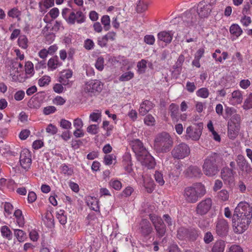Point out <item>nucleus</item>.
I'll use <instances>...</instances> for the list:
<instances>
[{
    "label": "nucleus",
    "mask_w": 252,
    "mask_h": 252,
    "mask_svg": "<svg viewBox=\"0 0 252 252\" xmlns=\"http://www.w3.org/2000/svg\"><path fill=\"white\" fill-rule=\"evenodd\" d=\"M20 15V11L16 8L11 9L8 12V15L12 18H18Z\"/></svg>",
    "instance_id": "obj_43"
},
{
    "label": "nucleus",
    "mask_w": 252,
    "mask_h": 252,
    "mask_svg": "<svg viewBox=\"0 0 252 252\" xmlns=\"http://www.w3.org/2000/svg\"><path fill=\"white\" fill-rule=\"evenodd\" d=\"M240 115L235 113L228 122L227 135L230 139H234L238 135L240 127Z\"/></svg>",
    "instance_id": "obj_5"
},
{
    "label": "nucleus",
    "mask_w": 252,
    "mask_h": 252,
    "mask_svg": "<svg viewBox=\"0 0 252 252\" xmlns=\"http://www.w3.org/2000/svg\"><path fill=\"white\" fill-rule=\"evenodd\" d=\"M251 19L248 16H244L241 20V23L245 27L248 26L251 23Z\"/></svg>",
    "instance_id": "obj_64"
},
{
    "label": "nucleus",
    "mask_w": 252,
    "mask_h": 252,
    "mask_svg": "<svg viewBox=\"0 0 252 252\" xmlns=\"http://www.w3.org/2000/svg\"><path fill=\"white\" fill-rule=\"evenodd\" d=\"M0 232L3 237H5L8 240H11L12 239V232L8 226L6 225L2 226L0 228Z\"/></svg>",
    "instance_id": "obj_28"
},
{
    "label": "nucleus",
    "mask_w": 252,
    "mask_h": 252,
    "mask_svg": "<svg viewBox=\"0 0 252 252\" xmlns=\"http://www.w3.org/2000/svg\"><path fill=\"white\" fill-rule=\"evenodd\" d=\"M20 163L24 169H29L31 165L32 159L30 152L27 149L23 150L20 154Z\"/></svg>",
    "instance_id": "obj_13"
},
{
    "label": "nucleus",
    "mask_w": 252,
    "mask_h": 252,
    "mask_svg": "<svg viewBox=\"0 0 252 252\" xmlns=\"http://www.w3.org/2000/svg\"><path fill=\"white\" fill-rule=\"evenodd\" d=\"M155 178L157 183L160 185H163L164 181L163 179L162 175L158 171H156L155 174Z\"/></svg>",
    "instance_id": "obj_44"
},
{
    "label": "nucleus",
    "mask_w": 252,
    "mask_h": 252,
    "mask_svg": "<svg viewBox=\"0 0 252 252\" xmlns=\"http://www.w3.org/2000/svg\"><path fill=\"white\" fill-rule=\"evenodd\" d=\"M143 178V186L147 189L148 193H151L154 189V183L153 181L149 182L148 184L146 182V180L144 177Z\"/></svg>",
    "instance_id": "obj_42"
},
{
    "label": "nucleus",
    "mask_w": 252,
    "mask_h": 252,
    "mask_svg": "<svg viewBox=\"0 0 252 252\" xmlns=\"http://www.w3.org/2000/svg\"><path fill=\"white\" fill-rule=\"evenodd\" d=\"M108 42V40L105 36L101 37H98L97 39V44L101 47L106 46Z\"/></svg>",
    "instance_id": "obj_53"
},
{
    "label": "nucleus",
    "mask_w": 252,
    "mask_h": 252,
    "mask_svg": "<svg viewBox=\"0 0 252 252\" xmlns=\"http://www.w3.org/2000/svg\"><path fill=\"white\" fill-rule=\"evenodd\" d=\"M26 74L32 75L34 74L33 64L31 62H27L25 65Z\"/></svg>",
    "instance_id": "obj_32"
},
{
    "label": "nucleus",
    "mask_w": 252,
    "mask_h": 252,
    "mask_svg": "<svg viewBox=\"0 0 252 252\" xmlns=\"http://www.w3.org/2000/svg\"><path fill=\"white\" fill-rule=\"evenodd\" d=\"M144 123L147 126H153L155 124V119L152 115H148L145 117Z\"/></svg>",
    "instance_id": "obj_47"
},
{
    "label": "nucleus",
    "mask_w": 252,
    "mask_h": 252,
    "mask_svg": "<svg viewBox=\"0 0 252 252\" xmlns=\"http://www.w3.org/2000/svg\"><path fill=\"white\" fill-rule=\"evenodd\" d=\"M219 197L222 201H226L229 198V193L226 190L222 189L219 192Z\"/></svg>",
    "instance_id": "obj_51"
},
{
    "label": "nucleus",
    "mask_w": 252,
    "mask_h": 252,
    "mask_svg": "<svg viewBox=\"0 0 252 252\" xmlns=\"http://www.w3.org/2000/svg\"><path fill=\"white\" fill-rule=\"evenodd\" d=\"M229 32L230 34L235 38H237L243 33V30L241 28L236 24H233L230 26Z\"/></svg>",
    "instance_id": "obj_22"
},
{
    "label": "nucleus",
    "mask_w": 252,
    "mask_h": 252,
    "mask_svg": "<svg viewBox=\"0 0 252 252\" xmlns=\"http://www.w3.org/2000/svg\"><path fill=\"white\" fill-rule=\"evenodd\" d=\"M221 177L222 179L230 183L233 181V172L232 169H230L227 167L223 168L221 171Z\"/></svg>",
    "instance_id": "obj_20"
},
{
    "label": "nucleus",
    "mask_w": 252,
    "mask_h": 252,
    "mask_svg": "<svg viewBox=\"0 0 252 252\" xmlns=\"http://www.w3.org/2000/svg\"><path fill=\"white\" fill-rule=\"evenodd\" d=\"M227 252H243V250L240 246L233 245L230 247Z\"/></svg>",
    "instance_id": "obj_54"
},
{
    "label": "nucleus",
    "mask_w": 252,
    "mask_h": 252,
    "mask_svg": "<svg viewBox=\"0 0 252 252\" xmlns=\"http://www.w3.org/2000/svg\"><path fill=\"white\" fill-rule=\"evenodd\" d=\"M209 221L207 220H200L198 222V226L202 229L208 227L209 225Z\"/></svg>",
    "instance_id": "obj_63"
},
{
    "label": "nucleus",
    "mask_w": 252,
    "mask_h": 252,
    "mask_svg": "<svg viewBox=\"0 0 252 252\" xmlns=\"http://www.w3.org/2000/svg\"><path fill=\"white\" fill-rule=\"evenodd\" d=\"M110 184L116 190H120L122 188V183L118 180H111Z\"/></svg>",
    "instance_id": "obj_46"
},
{
    "label": "nucleus",
    "mask_w": 252,
    "mask_h": 252,
    "mask_svg": "<svg viewBox=\"0 0 252 252\" xmlns=\"http://www.w3.org/2000/svg\"><path fill=\"white\" fill-rule=\"evenodd\" d=\"M189 153V148L185 143H181L174 148V158L182 159L188 156Z\"/></svg>",
    "instance_id": "obj_12"
},
{
    "label": "nucleus",
    "mask_w": 252,
    "mask_h": 252,
    "mask_svg": "<svg viewBox=\"0 0 252 252\" xmlns=\"http://www.w3.org/2000/svg\"><path fill=\"white\" fill-rule=\"evenodd\" d=\"M155 41V37L152 35H146L144 37V41L148 44L153 45Z\"/></svg>",
    "instance_id": "obj_55"
},
{
    "label": "nucleus",
    "mask_w": 252,
    "mask_h": 252,
    "mask_svg": "<svg viewBox=\"0 0 252 252\" xmlns=\"http://www.w3.org/2000/svg\"><path fill=\"white\" fill-rule=\"evenodd\" d=\"M196 94L198 97L206 98L209 95V91L206 88H201L196 91Z\"/></svg>",
    "instance_id": "obj_30"
},
{
    "label": "nucleus",
    "mask_w": 252,
    "mask_h": 252,
    "mask_svg": "<svg viewBox=\"0 0 252 252\" xmlns=\"http://www.w3.org/2000/svg\"><path fill=\"white\" fill-rule=\"evenodd\" d=\"M60 126L64 129H68L71 127V123L65 119H62L60 122Z\"/></svg>",
    "instance_id": "obj_50"
},
{
    "label": "nucleus",
    "mask_w": 252,
    "mask_h": 252,
    "mask_svg": "<svg viewBox=\"0 0 252 252\" xmlns=\"http://www.w3.org/2000/svg\"><path fill=\"white\" fill-rule=\"evenodd\" d=\"M14 234L19 242H23L24 241L26 234L23 230L20 229H16L14 231Z\"/></svg>",
    "instance_id": "obj_33"
},
{
    "label": "nucleus",
    "mask_w": 252,
    "mask_h": 252,
    "mask_svg": "<svg viewBox=\"0 0 252 252\" xmlns=\"http://www.w3.org/2000/svg\"><path fill=\"white\" fill-rule=\"evenodd\" d=\"M234 214L252 218V209L247 202L242 201L235 208Z\"/></svg>",
    "instance_id": "obj_9"
},
{
    "label": "nucleus",
    "mask_w": 252,
    "mask_h": 252,
    "mask_svg": "<svg viewBox=\"0 0 252 252\" xmlns=\"http://www.w3.org/2000/svg\"><path fill=\"white\" fill-rule=\"evenodd\" d=\"M29 40L25 35H21L18 39V45L23 49H26L28 47Z\"/></svg>",
    "instance_id": "obj_25"
},
{
    "label": "nucleus",
    "mask_w": 252,
    "mask_h": 252,
    "mask_svg": "<svg viewBox=\"0 0 252 252\" xmlns=\"http://www.w3.org/2000/svg\"><path fill=\"white\" fill-rule=\"evenodd\" d=\"M133 73L131 71H128L123 73L119 78L121 81H127L133 77Z\"/></svg>",
    "instance_id": "obj_36"
},
{
    "label": "nucleus",
    "mask_w": 252,
    "mask_h": 252,
    "mask_svg": "<svg viewBox=\"0 0 252 252\" xmlns=\"http://www.w3.org/2000/svg\"><path fill=\"white\" fill-rule=\"evenodd\" d=\"M56 110L57 109L55 106H48L43 108V113L45 115H48L55 113Z\"/></svg>",
    "instance_id": "obj_39"
},
{
    "label": "nucleus",
    "mask_w": 252,
    "mask_h": 252,
    "mask_svg": "<svg viewBox=\"0 0 252 252\" xmlns=\"http://www.w3.org/2000/svg\"><path fill=\"white\" fill-rule=\"evenodd\" d=\"M76 21L78 23H82L84 22V16L81 11H78L76 13L74 11H72L69 13L67 22L70 24H73Z\"/></svg>",
    "instance_id": "obj_15"
},
{
    "label": "nucleus",
    "mask_w": 252,
    "mask_h": 252,
    "mask_svg": "<svg viewBox=\"0 0 252 252\" xmlns=\"http://www.w3.org/2000/svg\"><path fill=\"white\" fill-rule=\"evenodd\" d=\"M189 170L191 173V176L199 177L201 175V171L197 167H190Z\"/></svg>",
    "instance_id": "obj_40"
},
{
    "label": "nucleus",
    "mask_w": 252,
    "mask_h": 252,
    "mask_svg": "<svg viewBox=\"0 0 252 252\" xmlns=\"http://www.w3.org/2000/svg\"><path fill=\"white\" fill-rule=\"evenodd\" d=\"M251 85V82L248 79H244L240 82L239 85L243 89H247Z\"/></svg>",
    "instance_id": "obj_60"
},
{
    "label": "nucleus",
    "mask_w": 252,
    "mask_h": 252,
    "mask_svg": "<svg viewBox=\"0 0 252 252\" xmlns=\"http://www.w3.org/2000/svg\"><path fill=\"white\" fill-rule=\"evenodd\" d=\"M212 205V201L210 198L203 200L197 204L196 208V212L199 215H204L209 212Z\"/></svg>",
    "instance_id": "obj_11"
},
{
    "label": "nucleus",
    "mask_w": 252,
    "mask_h": 252,
    "mask_svg": "<svg viewBox=\"0 0 252 252\" xmlns=\"http://www.w3.org/2000/svg\"><path fill=\"white\" fill-rule=\"evenodd\" d=\"M88 206L93 210L97 211L99 210L98 202L95 197L88 196L86 198Z\"/></svg>",
    "instance_id": "obj_23"
},
{
    "label": "nucleus",
    "mask_w": 252,
    "mask_h": 252,
    "mask_svg": "<svg viewBox=\"0 0 252 252\" xmlns=\"http://www.w3.org/2000/svg\"><path fill=\"white\" fill-rule=\"evenodd\" d=\"M62 171L64 174H67L68 175H71L73 173V170L69 168L68 166L65 164L62 166Z\"/></svg>",
    "instance_id": "obj_58"
},
{
    "label": "nucleus",
    "mask_w": 252,
    "mask_h": 252,
    "mask_svg": "<svg viewBox=\"0 0 252 252\" xmlns=\"http://www.w3.org/2000/svg\"><path fill=\"white\" fill-rule=\"evenodd\" d=\"M50 82V78L48 76H44L38 80V85L40 87H43L49 84Z\"/></svg>",
    "instance_id": "obj_38"
},
{
    "label": "nucleus",
    "mask_w": 252,
    "mask_h": 252,
    "mask_svg": "<svg viewBox=\"0 0 252 252\" xmlns=\"http://www.w3.org/2000/svg\"><path fill=\"white\" fill-rule=\"evenodd\" d=\"M110 18L108 15H104L101 18V23L104 25V30L106 31L109 30L110 28Z\"/></svg>",
    "instance_id": "obj_34"
},
{
    "label": "nucleus",
    "mask_w": 252,
    "mask_h": 252,
    "mask_svg": "<svg viewBox=\"0 0 252 252\" xmlns=\"http://www.w3.org/2000/svg\"><path fill=\"white\" fill-rule=\"evenodd\" d=\"M228 224L227 221L223 219H219L216 222V230L220 236H224L228 232Z\"/></svg>",
    "instance_id": "obj_14"
},
{
    "label": "nucleus",
    "mask_w": 252,
    "mask_h": 252,
    "mask_svg": "<svg viewBox=\"0 0 252 252\" xmlns=\"http://www.w3.org/2000/svg\"><path fill=\"white\" fill-rule=\"evenodd\" d=\"M148 2L145 0H139L137 4L136 9L138 12H142L147 9Z\"/></svg>",
    "instance_id": "obj_31"
},
{
    "label": "nucleus",
    "mask_w": 252,
    "mask_h": 252,
    "mask_svg": "<svg viewBox=\"0 0 252 252\" xmlns=\"http://www.w3.org/2000/svg\"><path fill=\"white\" fill-rule=\"evenodd\" d=\"M212 9L210 0H203L198 4L197 13L201 18H206L210 15Z\"/></svg>",
    "instance_id": "obj_10"
},
{
    "label": "nucleus",
    "mask_w": 252,
    "mask_h": 252,
    "mask_svg": "<svg viewBox=\"0 0 252 252\" xmlns=\"http://www.w3.org/2000/svg\"><path fill=\"white\" fill-rule=\"evenodd\" d=\"M225 244L223 241H217L213 247L212 252H223Z\"/></svg>",
    "instance_id": "obj_26"
},
{
    "label": "nucleus",
    "mask_w": 252,
    "mask_h": 252,
    "mask_svg": "<svg viewBox=\"0 0 252 252\" xmlns=\"http://www.w3.org/2000/svg\"><path fill=\"white\" fill-rule=\"evenodd\" d=\"M102 87L103 84L100 81L97 80H91L86 83L84 91L92 95L95 93L100 92Z\"/></svg>",
    "instance_id": "obj_8"
},
{
    "label": "nucleus",
    "mask_w": 252,
    "mask_h": 252,
    "mask_svg": "<svg viewBox=\"0 0 252 252\" xmlns=\"http://www.w3.org/2000/svg\"><path fill=\"white\" fill-rule=\"evenodd\" d=\"M186 89L189 93H193L196 89V86L193 82H187Z\"/></svg>",
    "instance_id": "obj_57"
},
{
    "label": "nucleus",
    "mask_w": 252,
    "mask_h": 252,
    "mask_svg": "<svg viewBox=\"0 0 252 252\" xmlns=\"http://www.w3.org/2000/svg\"><path fill=\"white\" fill-rule=\"evenodd\" d=\"M243 107L244 109H249L252 108V94H251L245 100Z\"/></svg>",
    "instance_id": "obj_35"
},
{
    "label": "nucleus",
    "mask_w": 252,
    "mask_h": 252,
    "mask_svg": "<svg viewBox=\"0 0 252 252\" xmlns=\"http://www.w3.org/2000/svg\"><path fill=\"white\" fill-rule=\"evenodd\" d=\"M98 127L96 125H91L87 129V131L92 134H96L98 132Z\"/></svg>",
    "instance_id": "obj_49"
},
{
    "label": "nucleus",
    "mask_w": 252,
    "mask_h": 252,
    "mask_svg": "<svg viewBox=\"0 0 252 252\" xmlns=\"http://www.w3.org/2000/svg\"><path fill=\"white\" fill-rule=\"evenodd\" d=\"M158 36L159 40L166 43H170L172 39V36L169 32H161L158 33Z\"/></svg>",
    "instance_id": "obj_24"
},
{
    "label": "nucleus",
    "mask_w": 252,
    "mask_h": 252,
    "mask_svg": "<svg viewBox=\"0 0 252 252\" xmlns=\"http://www.w3.org/2000/svg\"><path fill=\"white\" fill-rule=\"evenodd\" d=\"M202 168L204 173L207 176L212 177L216 175L219 169L215 158L213 156L207 157L204 161Z\"/></svg>",
    "instance_id": "obj_6"
},
{
    "label": "nucleus",
    "mask_w": 252,
    "mask_h": 252,
    "mask_svg": "<svg viewBox=\"0 0 252 252\" xmlns=\"http://www.w3.org/2000/svg\"><path fill=\"white\" fill-rule=\"evenodd\" d=\"M173 141L169 134L162 132L156 135L154 147L158 153H167L170 150Z\"/></svg>",
    "instance_id": "obj_3"
},
{
    "label": "nucleus",
    "mask_w": 252,
    "mask_h": 252,
    "mask_svg": "<svg viewBox=\"0 0 252 252\" xmlns=\"http://www.w3.org/2000/svg\"><path fill=\"white\" fill-rule=\"evenodd\" d=\"M139 230L142 235L146 237L153 231V228L149 221L143 219L140 223Z\"/></svg>",
    "instance_id": "obj_16"
},
{
    "label": "nucleus",
    "mask_w": 252,
    "mask_h": 252,
    "mask_svg": "<svg viewBox=\"0 0 252 252\" xmlns=\"http://www.w3.org/2000/svg\"><path fill=\"white\" fill-rule=\"evenodd\" d=\"M30 131L28 129H24L21 131L19 134V137L22 140H25L30 134Z\"/></svg>",
    "instance_id": "obj_62"
},
{
    "label": "nucleus",
    "mask_w": 252,
    "mask_h": 252,
    "mask_svg": "<svg viewBox=\"0 0 252 252\" xmlns=\"http://www.w3.org/2000/svg\"><path fill=\"white\" fill-rule=\"evenodd\" d=\"M104 59L102 57H98L95 64L96 68L99 71L103 70L104 68Z\"/></svg>",
    "instance_id": "obj_41"
},
{
    "label": "nucleus",
    "mask_w": 252,
    "mask_h": 252,
    "mask_svg": "<svg viewBox=\"0 0 252 252\" xmlns=\"http://www.w3.org/2000/svg\"><path fill=\"white\" fill-rule=\"evenodd\" d=\"M132 149L137 159L143 165L148 169L154 168L156 165L154 158L149 154L144 147L143 143L139 139H136L133 142Z\"/></svg>",
    "instance_id": "obj_1"
},
{
    "label": "nucleus",
    "mask_w": 252,
    "mask_h": 252,
    "mask_svg": "<svg viewBox=\"0 0 252 252\" xmlns=\"http://www.w3.org/2000/svg\"><path fill=\"white\" fill-rule=\"evenodd\" d=\"M150 219L155 228L158 236L163 237L166 232V227L161 218L155 215H150Z\"/></svg>",
    "instance_id": "obj_7"
},
{
    "label": "nucleus",
    "mask_w": 252,
    "mask_h": 252,
    "mask_svg": "<svg viewBox=\"0 0 252 252\" xmlns=\"http://www.w3.org/2000/svg\"><path fill=\"white\" fill-rule=\"evenodd\" d=\"M53 102L57 105H62L65 102V100L61 96H57L54 98Z\"/></svg>",
    "instance_id": "obj_48"
},
{
    "label": "nucleus",
    "mask_w": 252,
    "mask_h": 252,
    "mask_svg": "<svg viewBox=\"0 0 252 252\" xmlns=\"http://www.w3.org/2000/svg\"><path fill=\"white\" fill-rule=\"evenodd\" d=\"M61 64L62 63L59 62L57 56L50 59L48 62V67L52 69H56L58 66H60Z\"/></svg>",
    "instance_id": "obj_29"
},
{
    "label": "nucleus",
    "mask_w": 252,
    "mask_h": 252,
    "mask_svg": "<svg viewBox=\"0 0 252 252\" xmlns=\"http://www.w3.org/2000/svg\"><path fill=\"white\" fill-rule=\"evenodd\" d=\"M85 48L88 50H92L94 46L93 41L90 39H87L84 42Z\"/></svg>",
    "instance_id": "obj_45"
},
{
    "label": "nucleus",
    "mask_w": 252,
    "mask_h": 252,
    "mask_svg": "<svg viewBox=\"0 0 252 252\" xmlns=\"http://www.w3.org/2000/svg\"><path fill=\"white\" fill-rule=\"evenodd\" d=\"M63 211L60 210L57 215V218L62 225H64L66 223V217L63 214Z\"/></svg>",
    "instance_id": "obj_37"
},
{
    "label": "nucleus",
    "mask_w": 252,
    "mask_h": 252,
    "mask_svg": "<svg viewBox=\"0 0 252 252\" xmlns=\"http://www.w3.org/2000/svg\"><path fill=\"white\" fill-rule=\"evenodd\" d=\"M205 192L204 186L201 183H197L192 186L186 188L183 195L187 202L193 203L196 202L199 197L204 195Z\"/></svg>",
    "instance_id": "obj_2"
},
{
    "label": "nucleus",
    "mask_w": 252,
    "mask_h": 252,
    "mask_svg": "<svg viewBox=\"0 0 252 252\" xmlns=\"http://www.w3.org/2000/svg\"><path fill=\"white\" fill-rule=\"evenodd\" d=\"M4 211L7 215H10L12 213V211L13 209V206L9 202H5L4 205Z\"/></svg>",
    "instance_id": "obj_61"
},
{
    "label": "nucleus",
    "mask_w": 252,
    "mask_h": 252,
    "mask_svg": "<svg viewBox=\"0 0 252 252\" xmlns=\"http://www.w3.org/2000/svg\"><path fill=\"white\" fill-rule=\"evenodd\" d=\"M209 131L211 133L210 136L216 142H220L221 140L220 136L219 133L215 130L213 122L209 121L207 125Z\"/></svg>",
    "instance_id": "obj_21"
},
{
    "label": "nucleus",
    "mask_w": 252,
    "mask_h": 252,
    "mask_svg": "<svg viewBox=\"0 0 252 252\" xmlns=\"http://www.w3.org/2000/svg\"><path fill=\"white\" fill-rule=\"evenodd\" d=\"M153 107V103L148 100H145L140 104L139 109V113L142 116L145 115Z\"/></svg>",
    "instance_id": "obj_19"
},
{
    "label": "nucleus",
    "mask_w": 252,
    "mask_h": 252,
    "mask_svg": "<svg viewBox=\"0 0 252 252\" xmlns=\"http://www.w3.org/2000/svg\"><path fill=\"white\" fill-rule=\"evenodd\" d=\"M46 130L47 132L49 133L52 135L55 134L58 131L57 127L52 124L49 125Z\"/></svg>",
    "instance_id": "obj_52"
},
{
    "label": "nucleus",
    "mask_w": 252,
    "mask_h": 252,
    "mask_svg": "<svg viewBox=\"0 0 252 252\" xmlns=\"http://www.w3.org/2000/svg\"><path fill=\"white\" fill-rule=\"evenodd\" d=\"M187 136L193 140H197L201 134V131L197 128H193L191 126H188L186 129Z\"/></svg>",
    "instance_id": "obj_18"
},
{
    "label": "nucleus",
    "mask_w": 252,
    "mask_h": 252,
    "mask_svg": "<svg viewBox=\"0 0 252 252\" xmlns=\"http://www.w3.org/2000/svg\"><path fill=\"white\" fill-rule=\"evenodd\" d=\"M252 218L234 214L232 219L233 230L241 234L246 231L250 224Z\"/></svg>",
    "instance_id": "obj_4"
},
{
    "label": "nucleus",
    "mask_w": 252,
    "mask_h": 252,
    "mask_svg": "<svg viewBox=\"0 0 252 252\" xmlns=\"http://www.w3.org/2000/svg\"><path fill=\"white\" fill-rule=\"evenodd\" d=\"M243 99L242 92L239 90H236L232 93L231 96L228 98V102L230 105L235 106L241 104Z\"/></svg>",
    "instance_id": "obj_17"
},
{
    "label": "nucleus",
    "mask_w": 252,
    "mask_h": 252,
    "mask_svg": "<svg viewBox=\"0 0 252 252\" xmlns=\"http://www.w3.org/2000/svg\"><path fill=\"white\" fill-rule=\"evenodd\" d=\"M25 96V92L23 91H19L14 94V98L17 101L22 100Z\"/></svg>",
    "instance_id": "obj_59"
},
{
    "label": "nucleus",
    "mask_w": 252,
    "mask_h": 252,
    "mask_svg": "<svg viewBox=\"0 0 252 252\" xmlns=\"http://www.w3.org/2000/svg\"><path fill=\"white\" fill-rule=\"evenodd\" d=\"M237 164L242 170H244L248 166V163L242 155H239L237 158Z\"/></svg>",
    "instance_id": "obj_27"
},
{
    "label": "nucleus",
    "mask_w": 252,
    "mask_h": 252,
    "mask_svg": "<svg viewBox=\"0 0 252 252\" xmlns=\"http://www.w3.org/2000/svg\"><path fill=\"white\" fill-rule=\"evenodd\" d=\"M146 64L147 61L145 60H142L140 62H139L137 65L139 70L144 71L147 67Z\"/></svg>",
    "instance_id": "obj_56"
}]
</instances>
